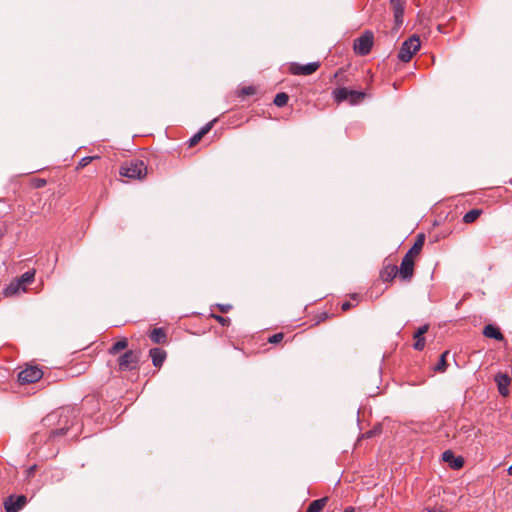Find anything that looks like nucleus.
Here are the masks:
<instances>
[{"label": "nucleus", "mask_w": 512, "mask_h": 512, "mask_svg": "<svg viewBox=\"0 0 512 512\" xmlns=\"http://www.w3.org/2000/svg\"><path fill=\"white\" fill-rule=\"evenodd\" d=\"M139 360V352L134 350H128L118 358V368L120 371H129L137 369Z\"/></svg>", "instance_id": "obj_4"}, {"label": "nucleus", "mask_w": 512, "mask_h": 512, "mask_svg": "<svg viewBox=\"0 0 512 512\" xmlns=\"http://www.w3.org/2000/svg\"><path fill=\"white\" fill-rule=\"evenodd\" d=\"M483 335L487 338H492L498 341L504 340V335L502 334L500 329L493 324H488L484 326Z\"/></svg>", "instance_id": "obj_19"}, {"label": "nucleus", "mask_w": 512, "mask_h": 512, "mask_svg": "<svg viewBox=\"0 0 512 512\" xmlns=\"http://www.w3.org/2000/svg\"><path fill=\"white\" fill-rule=\"evenodd\" d=\"M344 512H355V508L354 507H348L344 510Z\"/></svg>", "instance_id": "obj_40"}, {"label": "nucleus", "mask_w": 512, "mask_h": 512, "mask_svg": "<svg viewBox=\"0 0 512 512\" xmlns=\"http://www.w3.org/2000/svg\"><path fill=\"white\" fill-rule=\"evenodd\" d=\"M449 354V351H445L441 354L440 356V359H439V362L437 363V365L435 366V371L436 372H445L446 371V368H447V361H446V357L447 355Z\"/></svg>", "instance_id": "obj_27"}, {"label": "nucleus", "mask_w": 512, "mask_h": 512, "mask_svg": "<svg viewBox=\"0 0 512 512\" xmlns=\"http://www.w3.org/2000/svg\"><path fill=\"white\" fill-rule=\"evenodd\" d=\"M398 274L402 280H410L414 274V258L404 255Z\"/></svg>", "instance_id": "obj_9"}, {"label": "nucleus", "mask_w": 512, "mask_h": 512, "mask_svg": "<svg viewBox=\"0 0 512 512\" xmlns=\"http://www.w3.org/2000/svg\"><path fill=\"white\" fill-rule=\"evenodd\" d=\"M27 502V499L24 495L19 496H10L4 503L6 512H18L22 509Z\"/></svg>", "instance_id": "obj_10"}, {"label": "nucleus", "mask_w": 512, "mask_h": 512, "mask_svg": "<svg viewBox=\"0 0 512 512\" xmlns=\"http://www.w3.org/2000/svg\"><path fill=\"white\" fill-rule=\"evenodd\" d=\"M495 382L498 387V391L502 396H507L509 394V385L511 379L507 373L499 372L495 375Z\"/></svg>", "instance_id": "obj_11"}, {"label": "nucleus", "mask_w": 512, "mask_h": 512, "mask_svg": "<svg viewBox=\"0 0 512 512\" xmlns=\"http://www.w3.org/2000/svg\"><path fill=\"white\" fill-rule=\"evenodd\" d=\"M320 67V62H311L307 64L291 63L289 65V72L292 75H311L315 73Z\"/></svg>", "instance_id": "obj_8"}, {"label": "nucleus", "mask_w": 512, "mask_h": 512, "mask_svg": "<svg viewBox=\"0 0 512 512\" xmlns=\"http://www.w3.org/2000/svg\"><path fill=\"white\" fill-rule=\"evenodd\" d=\"M54 418L55 414H50L44 419V421L51 422Z\"/></svg>", "instance_id": "obj_38"}, {"label": "nucleus", "mask_w": 512, "mask_h": 512, "mask_svg": "<svg viewBox=\"0 0 512 512\" xmlns=\"http://www.w3.org/2000/svg\"><path fill=\"white\" fill-rule=\"evenodd\" d=\"M210 317L215 319L222 326H229L230 322H231L228 317H223V316L215 314V313H211Z\"/></svg>", "instance_id": "obj_30"}, {"label": "nucleus", "mask_w": 512, "mask_h": 512, "mask_svg": "<svg viewBox=\"0 0 512 512\" xmlns=\"http://www.w3.org/2000/svg\"><path fill=\"white\" fill-rule=\"evenodd\" d=\"M288 100V94H286L285 92H280L276 94L273 102L277 107H283L288 103Z\"/></svg>", "instance_id": "obj_28"}, {"label": "nucleus", "mask_w": 512, "mask_h": 512, "mask_svg": "<svg viewBox=\"0 0 512 512\" xmlns=\"http://www.w3.org/2000/svg\"><path fill=\"white\" fill-rule=\"evenodd\" d=\"M95 159H99V156H86V157H83L79 161L78 165L76 166V170H81V169L85 168L88 164H90Z\"/></svg>", "instance_id": "obj_29"}, {"label": "nucleus", "mask_w": 512, "mask_h": 512, "mask_svg": "<svg viewBox=\"0 0 512 512\" xmlns=\"http://www.w3.org/2000/svg\"><path fill=\"white\" fill-rule=\"evenodd\" d=\"M216 122V119L208 122L206 125H204L195 135H193L189 139V146H195L203 136H205L213 127L214 123Z\"/></svg>", "instance_id": "obj_18"}, {"label": "nucleus", "mask_w": 512, "mask_h": 512, "mask_svg": "<svg viewBox=\"0 0 512 512\" xmlns=\"http://www.w3.org/2000/svg\"><path fill=\"white\" fill-rule=\"evenodd\" d=\"M21 292H26V288L20 283L18 278L11 281L3 290V294L6 297L18 295Z\"/></svg>", "instance_id": "obj_15"}, {"label": "nucleus", "mask_w": 512, "mask_h": 512, "mask_svg": "<svg viewBox=\"0 0 512 512\" xmlns=\"http://www.w3.org/2000/svg\"><path fill=\"white\" fill-rule=\"evenodd\" d=\"M348 91L346 87H339L333 90L332 96L336 103L340 104L344 101H348Z\"/></svg>", "instance_id": "obj_21"}, {"label": "nucleus", "mask_w": 512, "mask_h": 512, "mask_svg": "<svg viewBox=\"0 0 512 512\" xmlns=\"http://www.w3.org/2000/svg\"><path fill=\"white\" fill-rule=\"evenodd\" d=\"M35 273L36 272L34 269L29 270V271L25 272L24 274H22L18 278V280L26 288L27 285H30L31 283H33V281L35 279Z\"/></svg>", "instance_id": "obj_26"}, {"label": "nucleus", "mask_w": 512, "mask_h": 512, "mask_svg": "<svg viewBox=\"0 0 512 512\" xmlns=\"http://www.w3.org/2000/svg\"><path fill=\"white\" fill-rule=\"evenodd\" d=\"M424 512H444L440 507H426Z\"/></svg>", "instance_id": "obj_36"}, {"label": "nucleus", "mask_w": 512, "mask_h": 512, "mask_svg": "<svg viewBox=\"0 0 512 512\" xmlns=\"http://www.w3.org/2000/svg\"><path fill=\"white\" fill-rule=\"evenodd\" d=\"M119 174L128 180H142L147 175V166L142 160L132 159L121 165Z\"/></svg>", "instance_id": "obj_1"}, {"label": "nucleus", "mask_w": 512, "mask_h": 512, "mask_svg": "<svg viewBox=\"0 0 512 512\" xmlns=\"http://www.w3.org/2000/svg\"><path fill=\"white\" fill-rule=\"evenodd\" d=\"M390 8L394 17V30H398L404 22L405 1L404 0H390Z\"/></svg>", "instance_id": "obj_7"}, {"label": "nucleus", "mask_w": 512, "mask_h": 512, "mask_svg": "<svg viewBox=\"0 0 512 512\" xmlns=\"http://www.w3.org/2000/svg\"><path fill=\"white\" fill-rule=\"evenodd\" d=\"M43 377V371L38 366L29 365L18 374V381L21 384H31Z\"/></svg>", "instance_id": "obj_5"}, {"label": "nucleus", "mask_w": 512, "mask_h": 512, "mask_svg": "<svg viewBox=\"0 0 512 512\" xmlns=\"http://www.w3.org/2000/svg\"><path fill=\"white\" fill-rule=\"evenodd\" d=\"M507 471H508V474H509V475H512V465L508 468V470H507Z\"/></svg>", "instance_id": "obj_42"}, {"label": "nucleus", "mask_w": 512, "mask_h": 512, "mask_svg": "<svg viewBox=\"0 0 512 512\" xmlns=\"http://www.w3.org/2000/svg\"><path fill=\"white\" fill-rule=\"evenodd\" d=\"M421 42L420 38L417 35H412L407 40H405L398 52V58L402 62H409L413 55L420 49Z\"/></svg>", "instance_id": "obj_3"}, {"label": "nucleus", "mask_w": 512, "mask_h": 512, "mask_svg": "<svg viewBox=\"0 0 512 512\" xmlns=\"http://www.w3.org/2000/svg\"><path fill=\"white\" fill-rule=\"evenodd\" d=\"M366 97V93L363 91L349 90L348 91V102L351 105H357L361 103Z\"/></svg>", "instance_id": "obj_22"}, {"label": "nucleus", "mask_w": 512, "mask_h": 512, "mask_svg": "<svg viewBox=\"0 0 512 512\" xmlns=\"http://www.w3.org/2000/svg\"><path fill=\"white\" fill-rule=\"evenodd\" d=\"M255 93V88L252 86L244 87L241 89V95H252Z\"/></svg>", "instance_id": "obj_33"}, {"label": "nucleus", "mask_w": 512, "mask_h": 512, "mask_svg": "<svg viewBox=\"0 0 512 512\" xmlns=\"http://www.w3.org/2000/svg\"><path fill=\"white\" fill-rule=\"evenodd\" d=\"M379 432H380V430H378V429H373V430L367 431L363 436H364L365 438H371V437H373L374 435H376V434H377V433H379Z\"/></svg>", "instance_id": "obj_35"}, {"label": "nucleus", "mask_w": 512, "mask_h": 512, "mask_svg": "<svg viewBox=\"0 0 512 512\" xmlns=\"http://www.w3.org/2000/svg\"><path fill=\"white\" fill-rule=\"evenodd\" d=\"M373 39L374 36L372 32H365L362 36L355 39L354 51L361 56L369 54L373 46Z\"/></svg>", "instance_id": "obj_6"}, {"label": "nucleus", "mask_w": 512, "mask_h": 512, "mask_svg": "<svg viewBox=\"0 0 512 512\" xmlns=\"http://www.w3.org/2000/svg\"><path fill=\"white\" fill-rule=\"evenodd\" d=\"M38 440H39V441H40V440H42V435H41V433H40V432H36V433H34V434H33V436H32V441H33L34 443H37V441H38Z\"/></svg>", "instance_id": "obj_37"}, {"label": "nucleus", "mask_w": 512, "mask_h": 512, "mask_svg": "<svg viewBox=\"0 0 512 512\" xmlns=\"http://www.w3.org/2000/svg\"><path fill=\"white\" fill-rule=\"evenodd\" d=\"M45 183H46V181H45V180H40V181H39V184H38L37 186H38V187H42V186H44V185H45Z\"/></svg>", "instance_id": "obj_41"}, {"label": "nucleus", "mask_w": 512, "mask_h": 512, "mask_svg": "<svg viewBox=\"0 0 512 512\" xmlns=\"http://www.w3.org/2000/svg\"><path fill=\"white\" fill-rule=\"evenodd\" d=\"M58 417L60 427L49 431L47 436L48 441H53L58 437L66 435L69 429L73 426V419L75 418L73 410L63 409Z\"/></svg>", "instance_id": "obj_2"}, {"label": "nucleus", "mask_w": 512, "mask_h": 512, "mask_svg": "<svg viewBox=\"0 0 512 512\" xmlns=\"http://www.w3.org/2000/svg\"><path fill=\"white\" fill-rule=\"evenodd\" d=\"M442 459L449 463L453 469H460L464 465V459L462 457H456L451 450H446L442 454Z\"/></svg>", "instance_id": "obj_14"}, {"label": "nucleus", "mask_w": 512, "mask_h": 512, "mask_svg": "<svg viewBox=\"0 0 512 512\" xmlns=\"http://www.w3.org/2000/svg\"><path fill=\"white\" fill-rule=\"evenodd\" d=\"M216 307L221 313H228L232 309V305L230 304H217Z\"/></svg>", "instance_id": "obj_32"}, {"label": "nucleus", "mask_w": 512, "mask_h": 512, "mask_svg": "<svg viewBox=\"0 0 512 512\" xmlns=\"http://www.w3.org/2000/svg\"><path fill=\"white\" fill-rule=\"evenodd\" d=\"M284 339V333L279 332L268 337L267 341L271 344H278Z\"/></svg>", "instance_id": "obj_31"}, {"label": "nucleus", "mask_w": 512, "mask_h": 512, "mask_svg": "<svg viewBox=\"0 0 512 512\" xmlns=\"http://www.w3.org/2000/svg\"><path fill=\"white\" fill-rule=\"evenodd\" d=\"M327 501H328L327 497H323V498L312 501L309 504L306 512H321L323 510V508L325 507Z\"/></svg>", "instance_id": "obj_23"}, {"label": "nucleus", "mask_w": 512, "mask_h": 512, "mask_svg": "<svg viewBox=\"0 0 512 512\" xmlns=\"http://www.w3.org/2000/svg\"><path fill=\"white\" fill-rule=\"evenodd\" d=\"M481 214H482V210L481 209H472V210L468 211L463 216V222L465 224L473 223V222H475L479 218V216Z\"/></svg>", "instance_id": "obj_25"}, {"label": "nucleus", "mask_w": 512, "mask_h": 512, "mask_svg": "<svg viewBox=\"0 0 512 512\" xmlns=\"http://www.w3.org/2000/svg\"><path fill=\"white\" fill-rule=\"evenodd\" d=\"M351 307H353V304H352L351 302H349V301H345V302H343V303H342V305H341V309H342V311H344V312H345V311H348L349 309H351Z\"/></svg>", "instance_id": "obj_34"}, {"label": "nucleus", "mask_w": 512, "mask_h": 512, "mask_svg": "<svg viewBox=\"0 0 512 512\" xmlns=\"http://www.w3.org/2000/svg\"><path fill=\"white\" fill-rule=\"evenodd\" d=\"M149 356L152 359V363L155 367L160 368L166 360L167 353L162 348H152L149 351Z\"/></svg>", "instance_id": "obj_16"}, {"label": "nucleus", "mask_w": 512, "mask_h": 512, "mask_svg": "<svg viewBox=\"0 0 512 512\" xmlns=\"http://www.w3.org/2000/svg\"><path fill=\"white\" fill-rule=\"evenodd\" d=\"M352 297H353L354 300L357 299V295L356 294H354Z\"/></svg>", "instance_id": "obj_43"}, {"label": "nucleus", "mask_w": 512, "mask_h": 512, "mask_svg": "<svg viewBox=\"0 0 512 512\" xmlns=\"http://www.w3.org/2000/svg\"><path fill=\"white\" fill-rule=\"evenodd\" d=\"M35 468H36V466L34 465V466H31V467L27 470V472H28V476H30V475H32V474L34 473Z\"/></svg>", "instance_id": "obj_39"}, {"label": "nucleus", "mask_w": 512, "mask_h": 512, "mask_svg": "<svg viewBox=\"0 0 512 512\" xmlns=\"http://www.w3.org/2000/svg\"><path fill=\"white\" fill-rule=\"evenodd\" d=\"M424 242H425V235L419 234L416 238L414 245L408 250V252L405 255L415 259L420 254V252L424 246Z\"/></svg>", "instance_id": "obj_20"}, {"label": "nucleus", "mask_w": 512, "mask_h": 512, "mask_svg": "<svg viewBox=\"0 0 512 512\" xmlns=\"http://www.w3.org/2000/svg\"><path fill=\"white\" fill-rule=\"evenodd\" d=\"M397 275L398 267L390 263H385L380 271V278L384 282L392 281Z\"/></svg>", "instance_id": "obj_13"}, {"label": "nucleus", "mask_w": 512, "mask_h": 512, "mask_svg": "<svg viewBox=\"0 0 512 512\" xmlns=\"http://www.w3.org/2000/svg\"><path fill=\"white\" fill-rule=\"evenodd\" d=\"M429 325L425 324L419 327L413 335L415 340L413 347L415 350L422 351L425 347V337L424 334L428 331Z\"/></svg>", "instance_id": "obj_12"}, {"label": "nucleus", "mask_w": 512, "mask_h": 512, "mask_svg": "<svg viewBox=\"0 0 512 512\" xmlns=\"http://www.w3.org/2000/svg\"><path fill=\"white\" fill-rule=\"evenodd\" d=\"M128 347V340L126 338H122L121 340L115 342L108 350L109 354L116 355L122 350Z\"/></svg>", "instance_id": "obj_24"}, {"label": "nucleus", "mask_w": 512, "mask_h": 512, "mask_svg": "<svg viewBox=\"0 0 512 512\" xmlns=\"http://www.w3.org/2000/svg\"><path fill=\"white\" fill-rule=\"evenodd\" d=\"M148 336L155 344H165L167 342V332L166 329L162 327L152 329Z\"/></svg>", "instance_id": "obj_17"}]
</instances>
